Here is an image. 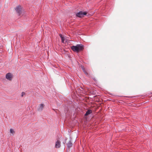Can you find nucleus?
<instances>
[{"mask_svg":"<svg viewBox=\"0 0 152 152\" xmlns=\"http://www.w3.org/2000/svg\"><path fill=\"white\" fill-rule=\"evenodd\" d=\"M71 49L73 51L78 53L83 50L84 45L82 44H77L76 46H72Z\"/></svg>","mask_w":152,"mask_h":152,"instance_id":"obj_1","label":"nucleus"},{"mask_svg":"<svg viewBox=\"0 0 152 152\" xmlns=\"http://www.w3.org/2000/svg\"><path fill=\"white\" fill-rule=\"evenodd\" d=\"M87 14V12L86 11L83 12L82 11H80L77 13L76 15L77 17L79 18H82L84 17V16L86 15Z\"/></svg>","mask_w":152,"mask_h":152,"instance_id":"obj_2","label":"nucleus"},{"mask_svg":"<svg viewBox=\"0 0 152 152\" xmlns=\"http://www.w3.org/2000/svg\"><path fill=\"white\" fill-rule=\"evenodd\" d=\"M15 10L18 15H20L22 12L21 7L20 5H19L15 8Z\"/></svg>","mask_w":152,"mask_h":152,"instance_id":"obj_3","label":"nucleus"},{"mask_svg":"<svg viewBox=\"0 0 152 152\" xmlns=\"http://www.w3.org/2000/svg\"><path fill=\"white\" fill-rule=\"evenodd\" d=\"M12 74L10 73H8L6 75V77L7 79L10 80H12Z\"/></svg>","mask_w":152,"mask_h":152,"instance_id":"obj_4","label":"nucleus"},{"mask_svg":"<svg viewBox=\"0 0 152 152\" xmlns=\"http://www.w3.org/2000/svg\"><path fill=\"white\" fill-rule=\"evenodd\" d=\"M44 106V105L43 104H40L38 106V111H42L43 109V108Z\"/></svg>","mask_w":152,"mask_h":152,"instance_id":"obj_5","label":"nucleus"},{"mask_svg":"<svg viewBox=\"0 0 152 152\" xmlns=\"http://www.w3.org/2000/svg\"><path fill=\"white\" fill-rule=\"evenodd\" d=\"M92 112V110H88L85 114V116H86L91 114Z\"/></svg>","mask_w":152,"mask_h":152,"instance_id":"obj_6","label":"nucleus"},{"mask_svg":"<svg viewBox=\"0 0 152 152\" xmlns=\"http://www.w3.org/2000/svg\"><path fill=\"white\" fill-rule=\"evenodd\" d=\"M83 71L87 76L89 77H91V75L89 74L88 72H87L85 69L83 70Z\"/></svg>","mask_w":152,"mask_h":152,"instance_id":"obj_7","label":"nucleus"},{"mask_svg":"<svg viewBox=\"0 0 152 152\" xmlns=\"http://www.w3.org/2000/svg\"><path fill=\"white\" fill-rule=\"evenodd\" d=\"M59 36H60V37L61 38V42H64V41L65 39V37H64V36L61 34H59Z\"/></svg>","mask_w":152,"mask_h":152,"instance_id":"obj_8","label":"nucleus"},{"mask_svg":"<svg viewBox=\"0 0 152 152\" xmlns=\"http://www.w3.org/2000/svg\"><path fill=\"white\" fill-rule=\"evenodd\" d=\"M72 143L71 141H69L67 143V145L69 148H70L72 146Z\"/></svg>","mask_w":152,"mask_h":152,"instance_id":"obj_9","label":"nucleus"},{"mask_svg":"<svg viewBox=\"0 0 152 152\" xmlns=\"http://www.w3.org/2000/svg\"><path fill=\"white\" fill-rule=\"evenodd\" d=\"M61 142V141H60V139L59 140V139L58 140V148H59L60 147Z\"/></svg>","mask_w":152,"mask_h":152,"instance_id":"obj_10","label":"nucleus"},{"mask_svg":"<svg viewBox=\"0 0 152 152\" xmlns=\"http://www.w3.org/2000/svg\"><path fill=\"white\" fill-rule=\"evenodd\" d=\"M10 133L12 134V135H13L15 134V132L14 130L12 129H10Z\"/></svg>","mask_w":152,"mask_h":152,"instance_id":"obj_11","label":"nucleus"},{"mask_svg":"<svg viewBox=\"0 0 152 152\" xmlns=\"http://www.w3.org/2000/svg\"><path fill=\"white\" fill-rule=\"evenodd\" d=\"M90 78H92L94 80V81L95 82H97V80L95 78L93 77L92 76H91V77H90Z\"/></svg>","mask_w":152,"mask_h":152,"instance_id":"obj_12","label":"nucleus"},{"mask_svg":"<svg viewBox=\"0 0 152 152\" xmlns=\"http://www.w3.org/2000/svg\"><path fill=\"white\" fill-rule=\"evenodd\" d=\"M81 69H82L83 70H84L85 69V68H84V66H83V65H81V66H80Z\"/></svg>","mask_w":152,"mask_h":152,"instance_id":"obj_13","label":"nucleus"},{"mask_svg":"<svg viewBox=\"0 0 152 152\" xmlns=\"http://www.w3.org/2000/svg\"><path fill=\"white\" fill-rule=\"evenodd\" d=\"M25 94V93L24 92H22L21 94V96L23 97L24 95Z\"/></svg>","mask_w":152,"mask_h":152,"instance_id":"obj_14","label":"nucleus"},{"mask_svg":"<svg viewBox=\"0 0 152 152\" xmlns=\"http://www.w3.org/2000/svg\"><path fill=\"white\" fill-rule=\"evenodd\" d=\"M56 148H57V141L56 142L55 146Z\"/></svg>","mask_w":152,"mask_h":152,"instance_id":"obj_15","label":"nucleus"},{"mask_svg":"<svg viewBox=\"0 0 152 152\" xmlns=\"http://www.w3.org/2000/svg\"><path fill=\"white\" fill-rule=\"evenodd\" d=\"M53 110L56 112V110H54V109H53Z\"/></svg>","mask_w":152,"mask_h":152,"instance_id":"obj_16","label":"nucleus"}]
</instances>
